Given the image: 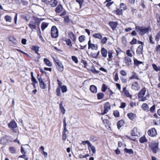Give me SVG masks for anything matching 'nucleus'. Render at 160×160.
<instances>
[{"label": "nucleus", "instance_id": "f257e3e1", "mask_svg": "<svg viewBox=\"0 0 160 160\" xmlns=\"http://www.w3.org/2000/svg\"><path fill=\"white\" fill-rule=\"evenodd\" d=\"M146 91V89L145 88H143L139 92L138 96L139 101L144 102L147 99V98H148L149 95L148 94L144 96Z\"/></svg>", "mask_w": 160, "mask_h": 160}, {"label": "nucleus", "instance_id": "f03ea898", "mask_svg": "<svg viewBox=\"0 0 160 160\" xmlns=\"http://www.w3.org/2000/svg\"><path fill=\"white\" fill-rule=\"evenodd\" d=\"M135 30L141 36H143L145 34L148 33L150 30V28L149 27L145 28L139 26H136Z\"/></svg>", "mask_w": 160, "mask_h": 160}, {"label": "nucleus", "instance_id": "7ed1b4c3", "mask_svg": "<svg viewBox=\"0 0 160 160\" xmlns=\"http://www.w3.org/2000/svg\"><path fill=\"white\" fill-rule=\"evenodd\" d=\"M51 36L53 38H56L58 37V30L55 26L52 27L51 29Z\"/></svg>", "mask_w": 160, "mask_h": 160}, {"label": "nucleus", "instance_id": "20e7f679", "mask_svg": "<svg viewBox=\"0 0 160 160\" xmlns=\"http://www.w3.org/2000/svg\"><path fill=\"white\" fill-rule=\"evenodd\" d=\"M88 49H91L92 50H96L98 48V45L97 44H94L91 42V41L90 39L88 42Z\"/></svg>", "mask_w": 160, "mask_h": 160}, {"label": "nucleus", "instance_id": "39448f33", "mask_svg": "<svg viewBox=\"0 0 160 160\" xmlns=\"http://www.w3.org/2000/svg\"><path fill=\"white\" fill-rule=\"evenodd\" d=\"M37 78L39 82L40 87L42 89H45L46 88V85L42 78L39 76V74L37 75Z\"/></svg>", "mask_w": 160, "mask_h": 160}, {"label": "nucleus", "instance_id": "423d86ee", "mask_svg": "<svg viewBox=\"0 0 160 160\" xmlns=\"http://www.w3.org/2000/svg\"><path fill=\"white\" fill-rule=\"evenodd\" d=\"M148 135L151 137H154L157 134V132L156 129L154 128H153L149 129L148 131Z\"/></svg>", "mask_w": 160, "mask_h": 160}, {"label": "nucleus", "instance_id": "0eeeda50", "mask_svg": "<svg viewBox=\"0 0 160 160\" xmlns=\"http://www.w3.org/2000/svg\"><path fill=\"white\" fill-rule=\"evenodd\" d=\"M110 108V106L109 103L108 102H106L104 104V112L101 113V115H103L107 113L108 110Z\"/></svg>", "mask_w": 160, "mask_h": 160}, {"label": "nucleus", "instance_id": "6e6552de", "mask_svg": "<svg viewBox=\"0 0 160 160\" xmlns=\"http://www.w3.org/2000/svg\"><path fill=\"white\" fill-rule=\"evenodd\" d=\"M37 23L36 22L33 21H31L29 22L28 24L29 28L32 30L36 29V28Z\"/></svg>", "mask_w": 160, "mask_h": 160}, {"label": "nucleus", "instance_id": "1a4fd4ad", "mask_svg": "<svg viewBox=\"0 0 160 160\" xmlns=\"http://www.w3.org/2000/svg\"><path fill=\"white\" fill-rule=\"evenodd\" d=\"M57 64V68L60 72H62L64 70V67L62 63L60 62H56Z\"/></svg>", "mask_w": 160, "mask_h": 160}, {"label": "nucleus", "instance_id": "9d476101", "mask_svg": "<svg viewBox=\"0 0 160 160\" xmlns=\"http://www.w3.org/2000/svg\"><path fill=\"white\" fill-rule=\"evenodd\" d=\"M122 92L127 97L132 98V95H131L129 91L126 89V87H125L123 88Z\"/></svg>", "mask_w": 160, "mask_h": 160}, {"label": "nucleus", "instance_id": "9b49d317", "mask_svg": "<svg viewBox=\"0 0 160 160\" xmlns=\"http://www.w3.org/2000/svg\"><path fill=\"white\" fill-rule=\"evenodd\" d=\"M140 88V86L137 82H134L132 85V89L135 90H138Z\"/></svg>", "mask_w": 160, "mask_h": 160}, {"label": "nucleus", "instance_id": "f8f14e48", "mask_svg": "<svg viewBox=\"0 0 160 160\" xmlns=\"http://www.w3.org/2000/svg\"><path fill=\"white\" fill-rule=\"evenodd\" d=\"M8 127L13 129L17 127V124L15 121H12L8 124Z\"/></svg>", "mask_w": 160, "mask_h": 160}, {"label": "nucleus", "instance_id": "ddd939ff", "mask_svg": "<svg viewBox=\"0 0 160 160\" xmlns=\"http://www.w3.org/2000/svg\"><path fill=\"white\" fill-rule=\"evenodd\" d=\"M63 9L62 5L60 4L56 7L55 11L57 13H59L62 11Z\"/></svg>", "mask_w": 160, "mask_h": 160}, {"label": "nucleus", "instance_id": "4468645a", "mask_svg": "<svg viewBox=\"0 0 160 160\" xmlns=\"http://www.w3.org/2000/svg\"><path fill=\"white\" fill-rule=\"evenodd\" d=\"M158 144L157 143L153 142H151L149 144V147L151 149L153 150H156V149L158 147Z\"/></svg>", "mask_w": 160, "mask_h": 160}, {"label": "nucleus", "instance_id": "2eb2a0df", "mask_svg": "<svg viewBox=\"0 0 160 160\" xmlns=\"http://www.w3.org/2000/svg\"><path fill=\"white\" fill-rule=\"evenodd\" d=\"M131 134L133 136H138L139 134L138 129L136 128H134L131 131Z\"/></svg>", "mask_w": 160, "mask_h": 160}, {"label": "nucleus", "instance_id": "dca6fc26", "mask_svg": "<svg viewBox=\"0 0 160 160\" xmlns=\"http://www.w3.org/2000/svg\"><path fill=\"white\" fill-rule=\"evenodd\" d=\"M124 62L127 66H129L132 64L131 59L128 57L124 58Z\"/></svg>", "mask_w": 160, "mask_h": 160}, {"label": "nucleus", "instance_id": "f3484780", "mask_svg": "<svg viewBox=\"0 0 160 160\" xmlns=\"http://www.w3.org/2000/svg\"><path fill=\"white\" fill-rule=\"evenodd\" d=\"M109 24L111 27L112 28L113 30H115L117 27V23L114 22H109Z\"/></svg>", "mask_w": 160, "mask_h": 160}, {"label": "nucleus", "instance_id": "a211bd4d", "mask_svg": "<svg viewBox=\"0 0 160 160\" xmlns=\"http://www.w3.org/2000/svg\"><path fill=\"white\" fill-rule=\"evenodd\" d=\"M107 51L104 48H102L101 53L102 56L104 58H106L107 56Z\"/></svg>", "mask_w": 160, "mask_h": 160}, {"label": "nucleus", "instance_id": "6ab92c4d", "mask_svg": "<svg viewBox=\"0 0 160 160\" xmlns=\"http://www.w3.org/2000/svg\"><path fill=\"white\" fill-rule=\"evenodd\" d=\"M143 46L142 45L139 46L138 47L136 51V53L137 54H140L142 53L143 52Z\"/></svg>", "mask_w": 160, "mask_h": 160}, {"label": "nucleus", "instance_id": "aec40b11", "mask_svg": "<svg viewBox=\"0 0 160 160\" xmlns=\"http://www.w3.org/2000/svg\"><path fill=\"white\" fill-rule=\"evenodd\" d=\"M90 90L93 93H96L97 92V87L94 85H92L90 86Z\"/></svg>", "mask_w": 160, "mask_h": 160}, {"label": "nucleus", "instance_id": "412c9836", "mask_svg": "<svg viewBox=\"0 0 160 160\" xmlns=\"http://www.w3.org/2000/svg\"><path fill=\"white\" fill-rule=\"evenodd\" d=\"M127 116L131 120H133L136 117V115L132 112H130L127 114Z\"/></svg>", "mask_w": 160, "mask_h": 160}, {"label": "nucleus", "instance_id": "4be33fe9", "mask_svg": "<svg viewBox=\"0 0 160 160\" xmlns=\"http://www.w3.org/2000/svg\"><path fill=\"white\" fill-rule=\"evenodd\" d=\"M60 109L62 113L64 114L65 113V110L64 107L63 106V102H61L59 104Z\"/></svg>", "mask_w": 160, "mask_h": 160}, {"label": "nucleus", "instance_id": "5701e85b", "mask_svg": "<svg viewBox=\"0 0 160 160\" xmlns=\"http://www.w3.org/2000/svg\"><path fill=\"white\" fill-rule=\"evenodd\" d=\"M68 35L71 39L73 41H74L76 39V38L74 34L72 32H69L68 33Z\"/></svg>", "mask_w": 160, "mask_h": 160}, {"label": "nucleus", "instance_id": "b1692460", "mask_svg": "<svg viewBox=\"0 0 160 160\" xmlns=\"http://www.w3.org/2000/svg\"><path fill=\"white\" fill-rule=\"evenodd\" d=\"M43 61L48 66L51 67L52 66V62L47 58H44L43 59Z\"/></svg>", "mask_w": 160, "mask_h": 160}, {"label": "nucleus", "instance_id": "393cba45", "mask_svg": "<svg viewBox=\"0 0 160 160\" xmlns=\"http://www.w3.org/2000/svg\"><path fill=\"white\" fill-rule=\"evenodd\" d=\"M58 3V2L56 0H51L50 1V5L52 7H55L56 6Z\"/></svg>", "mask_w": 160, "mask_h": 160}, {"label": "nucleus", "instance_id": "a878e982", "mask_svg": "<svg viewBox=\"0 0 160 160\" xmlns=\"http://www.w3.org/2000/svg\"><path fill=\"white\" fill-rule=\"evenodd\" d=\"M124 121L123 120H121L119 121L117 124V126L118 129H119L124 124Z\"/></svg>", "mask_w": 160, "mask_h": 160}, {"label": "nucleus", "instance_id": "bb28decb", "mask_svg": "<svg viewBox=\"0 0 160 160\" xmlns=\"http://www.w3.org/2000/svg\"><path fill=\"white\" fill-rule=\"evenodd\" d=\"M7 142L8 140L6 138L4 137L0 138V143L5 144Z\"/></svg>", "mask_w": 160, "mask_h": 160}, {"label": "nucleus", "instance_id": "cd10ccee", "mask_svg": "<svg viewBox=\"0 0 160 160\" xmlns=\"http://www.w3.org/2000/svg\"><path fill=\"white\" fill-rule=\"evenodd\" d=\"M48 25V23L47 22H43L42 23L41 29L42 30H44Z\"/></svg>", "mask_w": 160, "mask_h": 160}, {"label": "nucleus", "instance_id": "c85d7f7f", "mask_svg": "<svg viewBox=\"0 0 160 160\" xmlns=\"http://www.w3.org/2000/svg\"><path fill=\"white\" fill-rule=\"evenodd\" d=\"M93 37L95 38L100 39H101L102 38V36L100 33H94L93 35Z\"/></svg>", "mask_w": 160, "mask_h": 160}, {"label": "nucleus", "instance_id": "c756f323", "mask_svg": "<svg viewBox=\"0 0 160 160\" xmlns=\"http://www.w3.org/2000/svg\"><path fill=\"white\" fill-rule=\"evenodd\" d=\"M141 108L144 111L148 110L149 108L148 105L146 103H143L141 106Z\"/></svg>", "mask_w": 160, "mask_h": 160}, {"label": "nucleus", "instance_id": "7c9ffc66", "mask_svg": "<svg viewBox=\"0 0 160 160\" xmlns=\"http://www.w3.org/2000/svg\"><path fill=\"white\" fill-rule=\"evenodd\" d=\"M132 52L134 54L135 53L134 51H132L130 50H128L126 52V54L127 56L130 57H132Z\"/></svg>", "mask_w": 160, "mask_h": 160}, {"label": "nucleus", "instance_id": "2f4dec72", "mask_svg": "<svg viewBox=\"0 0 160 160\" xmlns=\"http://www.w3.org/2000/svg\"><path fill=\"white\" fill-rule=\"evenodd\" d=\"M104 94L102 92H99L97 94V97L98 99L100 100L102 99L104 97Z\"/></svg>", "mask_w": 160, "mask_h": 160}, {"label": "nucleus", "instance_id": "473e14b6", "mask_svg": "<svg viewBox=\"0 0 160 160\" xmlns=\"http://www.w3.org/2000/svg\"><path fill=\"white\" fill-rule=\"evenodd\" d=\"M31 80L32 82V84L34 88H36V84L38 83V82L35 78H31Z\"/></svg>", "mask_w": 160, "mask_h": 160}, {"label": "nucleus", "instance_id": "72a5a7b5", "mask_svg": "<svg viewBox=\"0 0 160 160\" xmlns=\"http://www.w3.org/2000/svg\"><path fill=\"white\" fill-rule=\"evenodd\" d=\"M113 53V51L112 50H109L108 52V58L110 59H112L113 57L112 54Z\"/></svg>", "mask_w": 160, "mask_h": 160}, {"label": "nucleus", "instance_id": "f704fd0d", "mask_svg": "<svg viewBox=\"0 0 160 160\" xmlns=\"http://www.w3.org/2000/svg\"><path fill=\"white\" fill-rule=\"evenodd\" d=\"M39 48L38 47L33 46L32 47V50L34 51L36 53H37L39 51Z\"/></svg>", "mask_w": 160, "mask_h": 160}, {"label": "nucleus", "instance_id": "c9c22d12", "mask_svg": "<svg viewBox=\"0 0 160 160\" xmlns=\"http://www.w3.org/2000/svg\"><path fill=\"white\" fill-rule=\"evenodd\" d=\"M66 44L68 46L72 47V42L71 40L69 39H67L65 40Z\"/></svg>", "mask_w": 160, "mask_h": 160}, {"label": "nucleus", "instance_id": "e433bc0d", "mask_svg": "<svg viewBox=\"0 0 160 160\" xmlns=\"http://www.w3.org/2000/svg\"><path fill=\"white\" fill-rule=\"evenodd\" d=\"M147 140L146 139V138L145 137H142L140 138L139 139V142L141 143H144V142H147Z\"/></svg>", "mask_w": 160, "mask_h": 160}, {"label": "nucleus", "instance_id": "4c0bfd02", "mask_svg": "<svg viewBox=\"0 0 160 160\" xmlns=\"http://www.w3.org/2000/svg\"><path fill=\"white\" fill-rule=\"evenodd\" d=\"M126 6L123 3H122L120 4V9H121V10H124L126 9Z\"/></svg>", "mask_w": 160, "mask_h": 160}, {"label": "nucleus", "instance_id": "58836bf2", "mask_svg": "<svg viewBox=\"0 0 160 160\" xmlns=\"http://www.w3.org/2000/svg\"><path fill=\"white\" fill-rule=\"evenodd\" d=\"M85 36L84 35L80 36L78 38V40L80 42H84L85 39Z\"/></svg>", "mask_w": 160, "mask_h": 160}, {"label": "nucleus", "instance_id": "ea45409f", "mask_svg": "<svg viewBox=\"0 0 160 160\" xmlns=\"http://www.w3.org/2000/svg\"><path fill=\"white\" fill-rule=\"evenodd\" d=\"M21 153L23 154V155H22L20 156L18 158H25L27 156V155H25V154L26 153V152H25V151H21Z\"/></svg>", "mask_w": 160, "mask_h": 160}, {"label": "nucleus", "instance_id": "a19ab883", "mask_svg": "<svg viewBox=\"0 0 160 160\" xmlns=\"http://www.w3.org/2000/svg\"><path fill=\"white\" fill-rule=\"evenodd\" d=\"M88 148L89 150H95V148L94 146H93L92 144L90 142L88 145Z\"/></svg>", "mask_w": 160, "mask_h": 160}, {"label": "nucleus", "instance_id": "79ce46f5", "mask_svg": "<svg viewBox=\"0 0 160 160\" xmlns=\"http://www.w3.org/2000/svg\"><path fill=\"white\" fill-rule=\"evenodd\" d=\"M152 66L153 69L156 72L160 71L159 68V67H158L155 64H153L152 65Z\"/></svg>", "mask_w": 160, "mask_h": 160}, {"label": "nucleus", "instance_id": "37998d69", "mask_svg": "<svg viewBox=\"0 0 160 160\" xmlns=\"http://www.w3.org/2000/svg\"><path fill=\"white\" fill-rule=\"evenodd\" d=\"M138 79V77L136 75L135 73H133L132 76L129 78V79Z\"/></svg>", "mask_w": 160, "mask_h": 160}, {"label": "nucleus", "instance_id": "c03bdc74", "mask_svg": "<svg viewBox=\"0 0 160 160\" xmlns=\"http://www.w3.org/2000/svg\"><path fill=\"white\" fill-rule=\"evenodd\" d=\"M5 19L7 22H11V17L8 15H7L5 16Z\"/></svg>", "mask_w": 160, "mask_h": 160}, {"label": "nucleus", "instance_id": "a18cd8bd", "mask_svg": "<svg viewBox=\"0 0 160 160\" xmlns=\"http://www.w3.org/2000/svg\"><path fill=\"white\" fill-rule=\"evenodd\" d=\"M134 64L138 65L142 64V62L134 59Z\"/></svg>", "mask_w": 160, "mask_h": 160}, {"label": "nucleus", "instance_id": "49530a36", "mask_svg": "<svg viewBox=\"0 0 160 160\" xmlns=\"http://www.w3.org/2000/svg\"><path fill=\"white\" fill-rule=\"evenodd\" d=\"M76 1L79 4L80 8H81L83 2V0H76Z\"/></svg>", "mask_w": 160, "mask_h": 160}, {"label": "nucleus", "instance_id": "de8ad7c7", "mask_svg": "<svg viewBox=\"0 0 160 160\" xmlns=\"http://www.w3.org/2000/svg\"><path fill=\"white\" fill-rule=\"evenodd\" d=\"M72 60L76 63H77L78 62V60L77 57L75 56H72Z\"/></svg>", "mask_w": 160, "mask_h": 160}, {"label": "nucleus", "instance_id": "09e8293b", "mask_svg": "<svg viewBox=\"0 0 160 160\" xmlns=\"http://www.w3.org/2000/svg\"><path fill=\"white\" fill-rule=\"evenodd\" d=\"M160 38V32H159L156 35L155 40L158 42Z\"/></svg>", "mask_w": 160, "mask_h": 160}, {"label": "nucleus", "instance_id": "8fccbe9b", "mask_svg": "<svg viewBox=\"0 0 160 160\" xmlns=\"http://www.w3.org/2000/svg\"><path fill=\"white\" fill-rule=\"evenodd\" d=\"M62 91V92H66L67 91V87L63 85L61 87Z\"/></svg>", "mask_w": 160, "mask_h": 160}, {"label": "nucleus", "instance_id": "3c124183", "mask_svg": "<svg viewBox=\"0 0 160 160\" xmlns=\"http://www.w3.org/2000/svg\"><path fill=\"white\" fill-rule=\"evenodd\" d=\"M107 89V87L106 85L105 84H103L102 85V91L103 92H105L106 91V90Z\"/></svg>", "mask_w": 160, "mask_h": 160}, {"label": "nucleus", "instance_id": "603ef678", "mask_svg": "<svg viewBox=\"0 0 160 160\" xmlns=\"http://www.w3.org/2000/svg\"><path fill=\"white\" fill-rule=\"evenodd\" d=\"M67 138L66 132H62V140H65Z\"/></svg>", "mask_w": 160, "mask_h": 160}, {"label": "nucleus", "instance_id": "864d4df0", "mask_svg": "<svg viewBox=\"0 0 160 160\" xmlns=\"http://www.w3.org/2000/svg\"><path fill=\"white\" fill-rule=\"evenodd\" d=\"M64 21L65 22L68 23L69 22V19L68 16H66L64 18Z\"/></svg>", "mask_w": 160, "mask_h": 160}, {"label": "nucleus", "instance_id": "5fc2aeb1", "mask_svg": "<svg viewBox=\"0 0 160 160\" xmlns=\"http://www.w3.org/2000/svg\"><path fill=\"white\" fill-rule=\"evenodd\" d=\"M29 146L28 145H23L22 146L21 150H24L25 149H28Z\"/></svg>", "mask_w": 160, "mask_h": 160}, {"label": "nucleus", "instance_id": "6e6d98bb", "mask_svg": "<svg viewBox=\"0 0 160 160\" xmlns=\"http://www.w3.org/2000/svg\"><path fill=\"white\" fill-rule=\"evenodd\" d=\"M120 74L123 76H125L127 74L126 72L124 70H122L120 72Z\"/></svg>", "mask_w": 160, "mask_h": 160}, {"label": "nucleus", "instance_id": "4d7b16f0", "mask_svg": "<svg viewBox=\"0 0 160 160\" xmlns=\"http://www.w3.org/2000/svg\"><path fill=\"white\" fill-rule=\"evenodd\" d=\"M107 40V38L106 37H104L101 40V43L104 44L106 43Z\"/></svg>", "mask_w": 160, "mask_h": 160}, {"label": "nucleus", "instance_id": "13d9d810", "mask_svg": "<svg viewBox=\"0 0 160 160\" xmlns=\"http://www.w3.org/2000/svg\"><path fill=\"white\" fill-rule=\"evenodd\" d=\"M57 95L58 96H60L61 95L60 88H58L56 90Z\"/></svg>", "mask_w": 160, "mask_h": 160}, {"label": "nucleus", "instance_id": "bf43d9fd", "mask_svg": "<svg viewBox=\"0 0 160 160\" xmlns=\"http://www.w3.org/2000/svg\"><path fill=\"white\" fill-rule=\"evenodd\" d=\"M122 10L121 9H117V10L115 11V13L117 15H121L122 13Z\"/></svg>", "mask_w": 160, "mask_h": 160}, {"label": "nucleus", "instance_id": "052dcab7", "mask_svg": "<svg viewBox=\"0 0 160 160\" xmlns=\"http://www.w3.org/2000/svg\"><path fill=\"white\" fill-rule=\"evenodd\" d=\"M113 114L114 116L116 117H118L119 116V112L117 111H114Z\"/></svg>", "mask_w": 160, "mask_h": 160}, {"label": "nucleus", "instance_id": "680f3d73", "mask_svg": "<svg viewBox=\"0 0 160 160\" xmlns=\"http://www.w3.org/2000/svg\"><path fill=\"white\" fill-rule=\"evenodd\" d=\"M119 79V77L118 75V73H116L114 76V80L115 81H117Z\"/></svg>", "mask_w": 160, "mask_h": 160}, {"label": "nucleus", "instance_id": "e2e57ef3", "mask_svg": "<svg viewBox=\"0 0 160 160\" xmlns=\"http://www.w3.org/2000/svg\"><path fill=\"white\" fill-rule=\"evenodd\" d=\"M137 42V40L135 38H133V39L132 40V41L130 42V43L132 45L135 44Z\"/></svg>", "mask_w": 160, "mask_h": 160}, {"label": "nucleus", "instance_id": "0e129e2a", "mask_svg": "<svg viewBox=\"0 0 160 160\" xmlns=\"http://www.w3.org/2000/svg\"><path fill=\"white\" fill-rule=\"evenodd\" d=\"M89 156V155L88 154H85V155H79V157L80 158H86L87 157Z\"/></svg>", "mask_w": 160, "mask_h": 160}, {"label": "nucleus", "instance_id": "69168bd1", "mask_svg": "<svg viewBox=\"0 0 160 160\" xmlns=\"http://www.w3.org/2000/svg\"><path fill=\"white\" fill-rule=\"evenodd\" d=\"M140 5L142 7V8L144 9L145 8V7L144 3V1H142L140 3Z\"/></svg>", "mask_w": 160, "mask_h": 160}, {"label": "nucleus", "instance_id": "338daca9", "mask_svg": "<svg viewBox=\"0 0 160 160\" xmlns=\"http://www.w3.org/2000/svg\"><path fill=\"white\" fill-rule=\"evenodd\" d=\"M90 142L89 141H82V144L83 145H85L86 144H88V145L90 143Z\"/></svg>", "mask_w": 160, "mask_h": 160}, {"label": "nucleus", "instance_id": "774afa93", "mask_svg": "<svg viewBox=\"0 0 160 160\" xmlns=\"http://www.w3.org/2000/svg\"><path fill=\"white\" fill-rule=\"evenodd\" d=\"M41 153L44 156L45 158H46L47 157L48 154L47 152H45L44 151H42Z\"/></svg>", "mask_w": 160, "mask_h": 160}]
</instances>
